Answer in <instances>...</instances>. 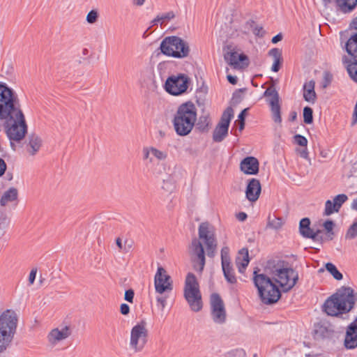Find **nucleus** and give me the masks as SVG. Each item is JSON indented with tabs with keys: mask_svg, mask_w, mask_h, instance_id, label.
Returning <instances> with one entry per match:
<instances>
[{
	"mask_svg": "<svg viewBox=\"0 0 357 357\" xmlns=\"http://www.w3.org/2000/svg\"><path fill=\"white\" fill-rule=\"evenodd\" d=\"M356 300L354 290L351 287H344L325 301L324 310L330 316H338L349 312Z\"/></svg>",
	"mask_w": 357,
	"mask_h": 357,
	"instance_id": "f257e3e1",
	"label": "nucleus"
},
{
	"mask_svg": "<svg viewBox=\"0 0 357 357\" xmlns=\"http://www.w3.org/2000/svg\"><path fill=\"white\" fill-rule=\"evenodd\" d=\"M197 108L191 102L181 104L174 115L172 123L177 135L181 137L189 135L197 121Z\"/></svg>",
	"mask_w": 357,
	"mask_h": 357,
	"instance_id": "f03ea898",
	"label": "nucleus"
},
{
	"mask_svg": "<svg viewBox=\"0 0 357 357\" xmlns=\"http://www.w3.org/2000/svg\"><path fill=\"white\" fill-rule=\"evenodd\" d=\"M257 268L253 272V282L257 287L261 301L265 304L276 303L281 296L280 290L273 278H269L264 273H259Z\"/></svg>",
	"mask_w": 357,
	"mask_h": 357,
	"instance_id": "7ed1b4c3",
	"label": "nucleus"
},
{
	"mask_svg": "<svg viewBox=\"0 0 357 357\" xmlns=\"http://www.w3.org/2000/svg\"><path fill=\"white\" fill-rule=\"evenodd\" d=\"M17 318L10 310L5 311L0 316V354L10 345L16 331Z\"/></svg>",
	"mask_w": 357,
	"mask_h": 357,
	"instance_id": "20e7f679",
	"label": "nucleus"
},
{
	"mask_svg": "<svg viewBox=\"0 0 357 357\" xmlns=\"http://www.w3.org/2000/svg\"><path fill=\"white\" fill-rule=\"evenodd\" d=\"M0 119L5 120L6 134L11 141L20 142L22 140L27 130L24 116L22 111L11 113L8 116L1 117Z\"/></svg>",
	"mask_w": 357,
	"mask_h": 357,
	"instance_id": "39448f33",
	"label": "nucleus"
},
{
	"mask_svg": "<svg viewBox=\"0 0 357 357\" xmlns=\"http://www.w3.org/2000/svg\"><path fill=\"white\" fill-rule=\"evenodd\" d=\"M271 277L284 292L289 291L298 280V274L291 268H282L279 264L274 266L271 270Z\"/></svg>",
	"mask_w": 357,
	"mask_h": 357,
	"instance_id": "423d86ee",
	"label": "nucleus"
},
{
	"mask_svg": "<svg viewBox=\"0 0 357 357\" xmlns=\"http://www.w3.org/2000/svg\"><path fill=\"white\" fill-rule=\"evenodd\" d=\"M20 107L17 95L5 83L0 82V118L11 113L20 112Z\"/></svg>",
	"mask_w": 357,
	"mask_h": 357,
	"instance_id": "0eeeda50",
	"label": "nucleus"
},
{
	"mask_svg": "<svg viewBox=\"0 0 357 357\" xmlns=\"http://www.w3.org/2000/svg\"><path fill=\"white\" fill-rule=\"evenodd\" d=\"M20 107L17 95L5 83L0 82V118L11 113L20 112Z\"/></svg>",
	"mask_w": 357,
	"mask_h": 357,
	"instance_id": "6e6552de",
	"label": "nucleus"
},
{
	"mask_svg": "<svg viewBox=\"0 0 357 357\" xmlns=\"http://www.w3.org/2000/svg\"><path fill=\"white\" fill-rule=\"evenodd\" d=\"M161 52L169 56L184 58L188 56L190 47L186 41L178 36H169L160 44Z\"/></svg>",
	"mask_w": 357,
	"mask_h": 357,
	"instance_id": "1a4fd4ad",
	"label": "nucleus"
},
{
	"mask_svg": "<svg viewBox=\"0 0 357 357\" xmlns=\"http://www.w3.org/2000/svg\"><path fill=\"white\" fill-rule=\"evenodd\" d=\"M184 297L194 312H199L202 307V295L199 283L195 275L189 273L185 278L184 286Z\"/></svg>",
	"mask_w": 357,
	"mask_h": 357,
	"instance_id": "9d476101",
	"label": "nucleus"
},
{
	"mask_svg": "<svg viewBox=\"0 0 357 357\" xmlns=\"http://www.w3.org/2000/svg\"><path fill=\"white\" fill-rule=\"evenodd\" d=\"M148 340L146 322L141 321L135 325L130 331V347L134 352L143 350Z\"/></svg>",
	"mask_w": 357,
	"mask_h": 357,
	"instance_id": "9b49d317",
	"label": "nucleus"
},
{
	"mask_svg": "<svg viewBox=\"0 0 357 357\" xmlns=\"http://www.w3.org/2000/svg\"><path fill=\"white\" fill-rule=\"evenodd\" d=\"M198 234L199 239L206 245L208 256L213 257L217 248L213 227L208 222H202L199 227Z\"/></svg>",
	"mask_w": 357,
	"mask_h": 357,
	"instance_id": "f8f14e48",
	"label": "nucleus"
},
{
	"mask_svg": "<svg viewBox=\"0 0 357 357\" xmlns=\"http://www.w3.org/2000/svg\"><path fill=\"white\" fill-rule=\"evenodd\" d=\"M190 84L189 77L184 74L169 77L165 84V91L171 95L179 96L186 92Z\"/></svg>",
	"mask_w": 357,
	"mask_h": 357,
	"instance_id": "ddd939ff",
	"label": "nucleus"
},
{
	"mask_svg": "<svg viewBox=\"0 0 357 357\" xmlns=\"http://www.w3.org/2000/svg\"><path fill=\"white\" fill-rule=\"evenodd\" d=\"M224 51L225 60L233 68H243L249 65L248 57L243 53H239L236 47L227 45Z\"/></svg>",
	"mask_w": 357,
	"mask_h": 357,
	"instance_id": "4468645a",
	"label": "nucleus"
},
{
	"mask_svg": "<svg viewBox=\"0 0 357 357\" xmlns=\"http://www.w3.org/2000/svg\"><path fill=\"white\" fill-rule=\"evenodd\" d=\"M154 287L158 294H168L173 290V282L166 270L162 266L157 269L154 277Z\"/></svg>",
	"mask_w": 357,
	"mask_h": 357,
	"instance_id": "2eb2a0df",
	"label": "nucleus"
},
{
	"mask_svg": "<svg viewBox=\"0 0 357 357\" xmlns=\"http://www.w3.org/2000/svg\"><path fill=\"white\" fill-rule=\"evenodd\" d=\"M142 160L147 167H151L156 161H165L168 153L165 150L159 149L153 146H144L142 149Z\"/></svg>",
	"mask_w": 357,
	"mask_h": 357,
	"instance_id": "dca6fc26",
	"label": "nucleus"
},
{
	"mask_svg": "<svg viewBox=\"0 0 357 357\" xmlns=\"http://www.w3.org/2000/svg\"><path fill=\"white\" fill-rule=\"evenodd\" d=\"M211 317L216 324H222L226 320V311L223 301L218 294L211 296Z\"/></svg>",
	"mask_w": 357,
	"mask_h": 357,
	"instance_id": "f3484780",
	"label": "nucleus"
},
{
	"mask_svg": "<svg viewBox=\"0 0 357 357\" xmlns=\"http://www.w3.org/2000/svg\"><path fill=\"white\" fill-rule=\"evenodd\" d=\"M264 96L271 97L268 100V103L271 106L273 119L275 123H280L282 118L280 114L278 93L275 89L269 87L265 91Z\"/></svg>",
	"mask_w": 357,
	"mask_h": 357,
	"instance_id": "a211bd4d",
	"label": "nucleus"
},
{
	"mask_svg": "<svg viewBox=\"0 0 357 357\" xmlns=\"http://www.w3.org/2000/svg\"><path fill=\"white\" fill-rule=\"evenodd\" d=\"M189 249L190 254L196 256L198 260L197 264H194L195 269L202 272L205 265L204 250L202 243L198 239L194 238Z\"/></svg>",
	"mask_w": 357,
	"mask_h": 357,
	"instance_id": "6ab92c4d",
	"label": "nucleus"
},
{
	"mask_svg": "<svg viewBox=\"0 0 357 357\" xmlns=\"http://www.w3.org/2000/svg\"><path fill=\"white\" fill-rule=\"evenodd\" d=\"M70 334L71 331L68 326L54 328L47 335L48 343L52 347L58 346L61 342L66 340Z\"/></svg>",
	"mask_w": 357,
	"mask_h": 357,
	"instance_id": "aec40b11",
	"label": "nucleus"
},
{
	"mask_svg": "<svg viewBox=\"0 0 357 357\" xmlns=\"http://www.w3.org/2000/svg\"><path fill=\"white\" fill-rule=\"evenodd\" d=\"M348 200V197L345 194H340L333 198V200H327L325 202V208L324 214L330 215L335 212H338L342 204Z\"/></svg>",
	"mask_w": 357,
	"mask_h": 357,
	"instance_id": "412c9836",
	"label": "nucleus"
},
{
	"mask_svg": "<svg viewBox=\"0 0 357 357\" xmlns=\"http://www.w3.org/2000/svg\"><path fill=\"white\" fill-rule=\"evenodd\" d=\"M261 190L259 181L257 178L250 179L245 190L246 198L251 202H256L259 197Z\"/></svg>",
	"mask_w": 357,
	"mask_h": 357,
	"instance_id": "4be33fe9",
	"label": "nucleus"
},
{
	"mask_svg": "<svg viewBox=\"0 0 357 357\" xmlns=\"http://www.w3.org/2000/svg\"><path fill=\"white\" fill-rule=\"evenodd\" d=\"M240 169L245 174H257L259 172V161L255 157H246L241 162Z\"/></svg>",
	"mask_w": 357,
	"mask_h": 357,
	"instance_id": "5701e85b",
	"label": "nucleus"
},
{
	"mask_svg": "<svg viewBox=\"0 0 357 357\" xmlns=\"http://www.w3.org/2000/svg\"><path fill=\"white\" fill-rule=\"evenodd\" d=\"M326 8H335L337 13H347L357 6V1H324Z\"/></svg>",
	"mask_w": 357,
	"mask_h": 357,
	"instance_id": "b1692460",
	"label": "nucleus"
},
{
	"mask_svg": "<svg viewBox=\"0 0 357 357\" xmlns=\"http://www.w3.org/2000/svg\"><path fill=\"white\" fill-rule=\"evenodd\" d=\"M315 82L313 80L306 82L303 85V98L305 101L314 104L317 99L314 91Z\"/></svg>",
	"mask_w": 357,
	"mask_h": 357,
	"instance_id": "393cba45",
	"label": "nucleus"
},
{
	"mask_svg": "<svg viewBox=\"0 0 357 357\" xmlns=\"http://www.w3.org/2000/svg\"><path fill=\"white\" fill-rule=\"evenodd\" d=\"M310 221L307 218H303L300 221L299 229L301 234L306 238H310L312 239H315L319 233V231L317 230L316 232L314 231L310 227Z\"/></svg>",
	"mask_w": 357,
	"mask_h": 357,
	"instance_id": "a878e982",
	"label": "nucleus"
},
{
	"mask_svg": "<svg viewBox=\"0 0 357 357\" xmlns=\"http://www.w3.org/2000/svg\"><path fill=\"white\" fill-rule=\"evenodd\" d=\"M18 197V191L15 188H10L4 192L0 199V204L6 206L9 204L16 202Z\"/></svg>",
	"mask_w": 357,
	"mask_h": 357,
	"instance_id": "bb28decb",
	"label": "nucleus"
},
{
	"mask_svg": "<svg viewBox=\"0 0 357 357\" xmlns=\"http://www.w3.org/2000/svg\"><path fill=\"white\" fill-rule=\"evenodd\" d=\"M236 263L240 273H243L245 268L249 264L248 250L246 248H243L238 252V255L236 257Z\"/></svg>",
	"mask_w": 357,
	"mask_h": 357,
	"instance_id": "cd10ccee",
	"label": "nucleus"
},
{
	"mask_svg": "<svg viewBox=\"0 0 357 357\" xmlns=\"http://www.w3.org/2000/svg\"><path fill=\"white\" fill-rule=\"evenodd\" d=\"M42 146V139L36 135H31L29 137L28 144V152L30 155H34L40 149Z\"/></svg>",
	"mask_w": 357,
	"mask_h": 357,
	"instance_id": "c85d7f7f",
	"label": "nucleus"
},
{
	"mask_svg": "<svg viewBox=\"0 0 357 357\" xmlns=\"http://www.w3.org/2000/svg\"><path fill=\"white\" fill-rule=\"evenodd\" d=\"M268 54L273 59L271 70L275 73L278 72L282 61L281 50L278 48H273L269 51Z\"/></svg>",
	"mask_w": 357,
	"mask_h": 357,
	"instance_id": "c756f323",
	"label": "nucleus"
},
{
	"mask_svg": "<svg viewBox=\"0 0 357 357\" xmlns=\"http://www.w3.org/2000/svg\"><path fill=\"white\" fill-rule=\"evenodd\" d=\"M222 271L226 280L231 283L234 284L236 282V278L234 274V271L232 268L231 263L222 265Z\"/></svg>",
	"mask_w": 357,
	"mask_h": 357,
	"instance_id": "7c9ffc66",
	"label": "nucleus"
},
{
	"mask_svg": "<svg viewBox=\"0 0 357 357\" xmlns=\"http://www.w3.org/2000/svg\"><path fill=\"white\" fill-rule=\"evenodd\" d=\"M346 50L349 54L357 59V33L348 40Z\"/></svg>",
	"mask_w": 357,
	"mask_h": 357,
	"instance_id": "2f4dec72",
	"label": "nucleus"
},
{
	"mask_svg": "<svg viewBox=\"0 0 357 357\" xmlns=\"http://www.w3.org/2000/svg\"><path fill=\"white\" fill-rule=\"evenodd\" d=\"M227 133L228 129L218 125L213 132V139L216 142H220L227 136Z\"/></svg>",
	"mask_w": 357,
	"mask_h": 357,
	"instance_id": "473e14b6",
	"label": "nucleus"
},
{
	"mask_svg": "<svg viewBox=\"0 0 357 357\" xmlns=\"http://www.w3.org/2000/svg\"><path fill=\"white\" fill-rule=\"evenodd\" d=\"M175 17V15L173 11H169L165 13H162L158 15L152 22V25L156 24L158 22H160L161 24L165 21L170 20Z\"/></svg>",
	"mask_w": 357,
	"mask_h": 357,
	"instance_id": "72a5a7b5",
	"label": "nucleus"
},
{
	"mask_svg": "<svg viewBox=\"0 0 357 357\" xmlns=\"http://www.w3.org/2000/svg\"><path fill=\"white\" fill-rule=\"evenodd\" d=\"M176 181L172 176L169 175L167 178L163 180L162 188L167 192H172L175 188Z\"/></svg>",
	"mask_w": 357,
	"mask_h": 357,
	"instance_id": "f704fd0d",
	"label": "nucleus"
},
{
	"mask_svg": "<svg viewBox=\"0 0 357 357\" xmlns=\"http://www.w3.org/2000/svg\"><path fill=\"white\" fill-rule=\"evenodd\" d=\"M283 225V220L280 218L275 216H269L268 221V227L273 229H278L281 228Z\"/></svg>",
	"mask_w": 357,
	"mask_h": 357,
	"instance_id": "c9c22d12",
	"label": "nucleus"
},
{
	"mask_svg": "<svg viewBox=\"0 0 357 357\" xmlns=\"http://www.w3.org/2000/svg\"><path fill=\"white\" fill-rule=\"evenodd\" d=\"M326 269L337 280L342 279V274L337 269L336 266L332 263L326 264Z\"/></svg>",
	"mask_w": 357,
	"mask_h": 357,
	"instance_id": "e433bc0d",
	"label": "nucleus"
},
{
	"mask_svg": "<svg viewBox=\"0 0 357 357\" xmlns=\"http://www.w3.org/2000/svg\"><path fill=\"white\" fill-rule=\"evenodd\" d=\"M210 123V118L208 115L204 114L202 115L199 118V121L197 123V127L199 130L202 131H204L208 129Z\"/></svg>",
	"mask_w": 357,
	"mask_h": 357,
	"instance_id": "4c0bfd02",
	"label": "nucleus"
},
{
	"mask_svg": "<svg viewBox=\"0 0 357 357\" xmlns=\"http://www.w3.org/2000/svg\"><path fill=\"white\" fill-rule=\"evenodd\" d=\"M357 236V220L355 221L348 229L345 238L347 239H354Z\"/></svg>",
	"mask_w": 357,
	"mask_h": 357,
	"instance_id": "58836bf2",
	"label": "nucleus"
},
{
	"mask_svg": "<svg viewBox=\"0 0 357 357\" xmlns=\"http://www.w3.org/2000/svg\"><path fill=\"white\" fill-rule=\"evenodd\" d=\"M313 111L312 108L309 107H305L303 109V121L305 123L310 124L312 123L313 121V116H312Z\"/></svg>",
	"mask_w": 357,
	"mask_h": 357,
	"instance_id": "ea45409f",
	"label": "nucleus"
},
{
	"mask_svg": "<svg viewBox=\"0 0 357 357\" xmlns=\"http://www.w3.org/2000/svg\"><path fill=\"white\" fill-rule=\"evenodd\" d=\"M222 265L230 262L229 249L228 247H223L221 250Z\"/></svg>",
	"mask_w": 357,
	"mask_h": 357,
	"instance_id": "a19ab883",
	"label": "nucleus"
},
{
	"mask_svg": "<svg viewBox=\"0 0 357 357\" xmlns=\"http://www.w3.org/2000/svg\"><path fill=\"white\" fill-rule=\"evenodd\" d=\"M159 294L156 297L157 305L160 307V309L163 311L167 305V294Z\"/></svg>",
	"mask_w": 357,
	"mask_h": 357,
	"instance_id": "79ce46f5",
	"label": "nucleus"
},
{
	"mask_svg": "<svg viewBox=\"0 0 357 357\" xmlns=\"http://www.w3.org/2000/svg\"><path fill=\"white\" fill-rule=\"evenodd\" d=\"M347 70L350 77L357 82V62L349 65Z\"/></svg>",
	"mask_w": 357,
	"mask_h": 357,
	"instance_id": "37998d69",
	"label": "nucleus"
},
{
	"mask_svg": "<svg viewBox=\"0 0 357 357\" xmlns=\"http://www.w3.org/2000/svg\"><path fill=\"white\" fill-rule=\"evenodd\" d=\"M97 18H98V13L96 10H92L88 13V15L86 16V21L89 24H93L96 22Z\"/></svg>",
	"mask_w": 357,
	"mask_h": 357,
	"instance_id": "c03bdc74",
	"label": "nucleus"
},
{
	"mask_svg": "<svg viewBox=\"0 0 357 357\" xmlns=\"http://www.w3.org/2000/svg\"><path fill=\"white\" fill-rule=\"evenodd\" d=\"M294 138H295V142L297 144H298L301 146H304V147L307 146V140L305 137H303L301 135H296Z\"/></svg>",
	"mask_w": 357,
	"mask_h": 357,
	"instance_id": "a18cd8bd",
	"label": "nucleus"
},
{
	"mask_svg": "<svg viewBox=\"0 0 357 357\" xmlns=\"http://www.w3.org/2000/svg\"><path fill=\"white\" fill-rule=\"evenodd\" d=\"M234 115V110L231 107H228L227 109L223 112L221 119L228 120L229 121H231V118Z\"/></svg>",
	"mask_w": 357,
	"mask_h": 357,
	"instance_id": "49530a36",
	"label": "nucleus"
},
{
	"mask_svg": "<svg viewBox=\"0 0 357 357\" xmlns=\"http://www.w3.org/2000/svg\"><path fill=\"white\" fill-rule=\"evenodd\" d=\"M134 295L135 294L132 289L126 290L125 292V300L130 303H132Z\"/></svg>",
	"mask_w": 357,
	"mask_h": 357,
	"instance_id": "de8ad7c7",
	"label": "nucleus"
},
{
	"mask_svg": "<svg viewBox=\"0 0 357 357\" xmlns=\"http://www.w3.org/2000/svg\"><path fill=\"white\" fill-rule=\"evenodd\" d=\"M36 273H37V269L36 268L31 269V271L29 273V283L30 285L33 284L35 279H36Z\"/></svg>",
	"mask_w": 357,
	"mask_h": 357,
	"instance_id": "09e8293b",
	"label": "nucleus"
},
{
	"mask_svg": "<svg viewBox=\"0 0 357 357\" xmlns=\"http://www.w3.org/2000/svg\"><path fill=\"white\" fill-rule=\"evenodd\" d=\"M334 227V223L332 220H328L324 223V229L328 231H332Z\"/></svg>",
	"mask_w": 357,
	"mask_h": 357,
	"instance_id": "8fccbe9b",
	"label": "nucleus"
},
{
	"mask_svg": "<svg viewBox=\"0 0 357 357\" xmlns=\"http://www.w3.org/2000/svg\"><path fill=\"white\" fill-rule=\"evenodd\" d=\"M120 310H121V313L122 314L126 315L130 312V307H129L128 305H127L126 303H123L121 305Z\"/></svg>",
	"mask_w": 357,
	"mask_h": 357,
	"instance_id": "3c124183",
	"label": "nucleus"
},
{
	"mask_svg": "<svg viewBox=\"0 0 357 357\" xmlns=\"http://www.w3.org/2000/svg\"><path fill=\"white\" fill-rule=\"evenodd\" d=\"M6 163L4 160L0 158V176H1L6 170Z\"/></svg>",
	"mask_w": 357,
	"mask_h": 357,
	"instance_id": "603ef678",
	"label": "nucleus"
},
{
	"mask_svg": "<svg viewBox=\"0 0 357 357\" xmlns=\"http://www.w3.org/2000/svg\"><path fill=\"white\" fill-rule=\"evenodd\" d=\"M253 33L257 36H263L264 31L261 26H256L253 30Z\"/></svg>",
	"mask_w": 357,
	"mask_h": 357,
	"instance_id": "864d4df0",
	"label": "nucleus"
},
{
	"mask_svg": "<svg viewBox=\"0 0 357 357\" xmlns=\"http://www.w3.org/2000/svg\"><path fill=\"white\" fill-rule=\"evenodd\" d=\"M299 155L305 159H308V151L306 148L298 151Z\"/></svg>",
	"mask_w": 357,
	"mask_h": 357,
	"instance_id": "5fc2aeb1",
	"label": "nucleus"
},
{
	"mask_svg": "<svg viewBox=\"0 0 357 357\" xmlns=\"http://www.w3.org/2000/svg\"><path fill=\"white\" fill-rule=\"evenodd\" d=\"M229 123H230V121H229L228 120H225V119H221L220 123H218V125L221 126H223L224 128L228 129L229 128Z\"/></svg>",
	"mask_w": 357,
	"mask_h": 357,
	"instance_id": "6e6d98bb",
	"label": "nucleus"
},
{
	"mask_svg": "<svg viewBox=\"0 0 357 357\" xmlns=\"http://www.w3.org/2000/svg\"><path fill=\"white\" fill-rule=\"evenodd\" d=\"M282 35L281 33H278L272 38L271 41L273 43H277L278 42L282 40Z\"/></svg>",
	"mask_w": 357,
	"mask_h": 357,
	"instance_id": "4d7b16f0",
	"label": "nucleus"
},
{
	"mask_svg": "<svg viewBox=\"0 0 357 357\" xmlns=\"http://www.w3.org/2000/svg\"><path fill=\"white\" fill-rule=\"evenodd\" d=\"M227 79L232 84H235L237 82V78L231 75H227Z\"/></svg>",
	"mask_w": 357,
	"mask_h": 357,
	"instance_id": "13d9d810",
	"label": "nucleus"
},
{
	"mask_svg": "<svg viewBox=\"0 0 357 357\" xmlns=\"http://www.w3.org/2000/svg\"><path fill=\"white\" fill-rule=\"evenodd\" d=\"M248 108L246 109H244L238 115V120H243V121H245V114L248 111Z\"/></svg>",
	"mask_w": 357,
	"mask_h": 357,
	"instance_id": "bf43d9fd",
	"label": "nucleus"
},
{
	"mask_svg": "<svg viewBox=\"0 0 357 357\" xmlns=\"http://www.w3.org/2000/svg\"><path fill=\"white\" fill-rule=\"evenodd\" d=\"M237 217L240 221H244L247 218V215L246 213L241 212L238 214Z\"/></svg>",
	"mask_w": 357,
	"mask_h": 357,
	"instance_id": "052dcab7",
	"label": "nucleus"
},
{
	"mask_svg": "<svg viewBox=\"0 0 357 357\" xmlns=\"http://www.w3.org/2000/svg\"><path fill=\"white\" fill-rule=\"evenodd\" d=\"M116 243L119 250H123V245L122 244V241L120 238H116Z\"/></svg>",
	"mask_w": 357,
	"mask_h": 357,
	"instance_id": "680f3d73",
	"label": "nucleus"
},
{
	"mask_svg": "<svg viewBox=\"0 0 357 357\" xmlns=\"http://www.w3.org/2000/svg\"><path fill=\"white\" fill-rule=\"evenodd\" d=\"M131 247H132V245L131 244H127V241H126L124 245H123V251H124L126 252H128L130 250Z\"/></svg>",
	"mask_w": 357,
	"mask_h": 357,
	"instance_id": "e2e57ef3",
	"label": "nucleus"
},
{
	"mask_svg": "<svg viewBox=\"0 0 357 357\" xmlns=\"http://www.w3.org/2000/svg\"><path fill=\"white\" fill-rule=\"evenodd\" d=\"M237 122L239 126V130L240 131L243 130L245 126V121L243 120H237Z\"/></svg>",
	"mask_w": 357,
	"mask_h": 357,
	"instance_id": "0e129e2a",
	"label": "nucleus"
},
{
	"mask_svg": "<svg viewBox=\"0 0 357 357\" xmlns=\"http://www.w3.org/2000/svg\"><path fill=\"white\" fill-rule=\"evenodd\" d=\"M297 114L296 112H291L289 116V120L294 121L296 119Z\"/></svg>",
	"mask_w": 357,
	"mask_h": 357,
	"instance_id": "69168bd1",
	"label": "nucleus"
},
{
	"mask_svg": "<svg viewBox=\"0 0 357 357\" xmlns=\"http://www.w3.org/2000/svg\"><path fill=\"white\" fill-rule=\"evenodd\" d=\"M351 208L357 211V198L354 199L352 204H351Z\"/></svg>",
	"mask_w": 357,
	"mask_h": 357,
	"instance_id": "338daca9",
	"label": "nucleus"
},
{
	"mask_svg": "<svg viewBox=\"0 0 357 357\" xmlns=\"http://www.w3.org/2000/svg\"><path fill=\"white\" fill-rule=\"evenodd\" d=\"M351 26L352 28L357 29V17L353 20Z\"/></svg>",
	"mask_w": 357,
	"mask_h": 357,
	"instance_id": "774afa93",
	"label": "nucleus"
}]
</instances>
